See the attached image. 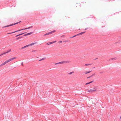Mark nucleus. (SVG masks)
<instances>
[{"mask_svg": "<svg viewBox=\"0 0 121 121\" xmlns=\"http://www.w3.org/2000/svg\"><path fill=\"white\" fill-rule=\"evenodd\" d=\"M92 71H86V72H83V73L85 74H87L88 73H89L90 72H91Z\"/></svg>", "mask_w": 121, "mask_h": 121, "instance_id": "f8f14e48", "label": "nucleus"}, {"mask_svg": "<svg viewBox=\"0 0 121 121\" xmlns=\"http://www.w3.org/2000/svg\"><path fill=\"white\" fill-rule=\"evenodd\" d=\"M21 22V21H20V22H19L15 23L14 24H13L10 25H7V26H5L4 27L5 28V27H9V26H12L14 25H16V24H18V23H19L20 22Z\"/></svg>", "mask_w": 121, "mask_h": 121, "instance_id": "20e7f679", "label": "nucleus"}, {"mask_svg": "<svg viewBox=\"0 0 121 121\" xmlns=\"http://www.w3.org/2000/svg\"><path fill=\"white\" fill-rule=\"evenodd\" d=\"M70 61H64L61 62H59V64H64V63H70Z\"/></svg>", "mask_w": 121, "mask_h": 121, "instance_id": "7ed1b4c3", "label": "nucleus"}, {"mask_svg": "<svg viewBox=\"0 0 121 121\" xmlns=\"http://www.w3.org/2000/svg\"><path fill=\"white\" fill-rule=\"evenodd\" d=\"M91 77H90V76L89 77H88L87 78H91Z\"/></svg>", "mask_w": 121, "mask_h": 121, "instance_id": "473e14b6", "label": "nucleus"}, {"mask_svg": "<svg viewBox=\"0 0 121 121\" xmlns=\"http://www.w3.org/2000/svg\"><path fill=\"white\" fill-rule=\"evenodd\" d=\"M120 118H121V116Z\"/></svg>", "mask_w": 121, "mask_h": 121, "instance_id": "c9c22d12", "label": "nucleus"}, {"mask_svg": "<svg viewBox=\"0 0 121 121\" xmlns=\"http://www.w3.org/2000/svg\"><path fill=\"white\" fill-rule=\"evenodd\" d=\"M5 54V53H3L0 54V56H1L3 54Z\"/></svg>", "mask_w": 121, "mask_h": 121, "instance_id": "a878e982", "label": "nucleus"}, {"mask_svg": "<svg viewBox=\"0 0 121 121\" xmlns=\"http://www.w3.org/2000/svg\"><path fill=\"white\" fill-rule=\"evenodd\" d=\"M116 59H117V58L116 57H114V58H111V59H109L108 60H114Z\"/></svg>", "mask_w": 121, "mask_h": 121, "instance_id": "1a4fd4ad", "label": "nucleus"}, {"mask_svg": "<svg viewBox=\"0 0 121 121\" xmlns=\"http://www.w3.org/2000/svg\"><path fill=\"white\" fill-rule=\"evenodd\" d=\"M22 65H23V63H22Z\"/></svg>", "mask_w": 121, "mask_h": 121, "instance_id": "72a5a7b5", "label": "nucleus"}, {"mask_svg": "<svg viewBox=\"0 0 121 121\" xmlns=\"http://www.w3.org/2000/svg\"><path fill=\"white\" fill-rule=\"evenodd\" d=\"M26 33V32H24V33H21V34H19L18 35H16L15 37H18V36H20V35H23V34H24V33Z\"/></svg>", "mask_w": 121, "mask_h": 121, "instance_id": "9b49d317", "label": "nucleus"}, {"mask_svg": "<svg viewBox=\"0 0 121 121\" xmlns=\"http://www.w3.org/2000/svg\"><path fill=\"white\" fill-rule=\"evenodd\" d=\"M64 36V35H63L61 36V37H63Z\"/></svg>", "mask_w": 121, "mask_h": 121, "instance_id": "7c9ffc66", "label": "nucleus"}, {"mask_svg": "<svg viewBox=\"0 0 121 121\" xmlns=\"http://www.w3.org/2000/svg\"><path fill=\"white\" fill-rule=\"evenodd\" d=\"M77 35H74L73 36L71 37V38H73V37H75V36H77Z\"/></svg>", "mask_w": 121, "mask_h": 121, "instance_id": "393cba45", "label": "nucleus"}, {"mask_svg": "<svg viewBox=\"0 0 121 121\" xmlns=\"http://www.w3.org/2000/svg\"><path fill=\"white\" fill-rule=\"evenodd\" d=\"M103 73V72H100L99 73Z\"/></svg>", "mask_w": 121, "mask_h": 121, "instance_id": "2f4dec72", "label": "nucleus"}, {"mask_svg": "<svg viewBox=\"0 0 121 121\" xmlns=\"http://www.w3.org/2000/svg\"><path fill=\"white\" fill-rule=\"evenodd\" d=\"M49 34H50L49 32L47 33L44 34V36H46V35H49Z\"/></svg>", "mask_w": 121, "mask_h": 121, "instance_id": "a211bd4d", "label": "nucleus"}, {"mask_svg": "<svg viewBox=\"0 0 121 121\" xmlns=\"http://www.w3.org/2000/svg\"><path fill=\"white\" fill-rule=\"evenodd\" d=\"M45 58H42V59H41L40 60H39V61H41L42 60H44V59H45Z\"/></svg>", "mask_w": 121, "mask_h": 121, "instance_id": "6ab92c4d", "label": "nucleus"}, {"mask_svg": "<svg viewBox=\"0 0 121 121\" xmlns=\"http://www.w3.org/2000/svg\"><path fill=\"white\" fill-rule=\"evenodd\" d=\"M16 58V57H14L12 58H11L9 59L8 60H7L4 63H3V64L4 65L5 64H6V63L9 62L10 61Z\"/></svg>", "mask_w": 121, "mask_h": 121, "instance_id": "f03ea898", "label": "nucleus"}, {"mask_svg": "<svg viewBox=\"0 0 121 121\" xmlns=\"http://www.w3.org/2000/svg\"><path fill=\"white\" fill-rule=\"evenodd\" d=\"M37 51L36 50H32V52H36Z\"/></svg>", "mask_w": 121, "mask_h": 121, "instance_id": "cd10ccee", "label": "nucleus"}, {"mask_svg": "<svg viewBox=\"0 0 121 121\" xmlns=\"http://www.w3.org/2000/svg\"><path fill=\"white\" fill-rule=\"evenodd\" d=\"M86 2H83L82 4L80 5V6H81L82 5H85L86 4Z\"/></svg>", "mask_w": 121, "mask_h": 121, "instance_id": "f3484780", "label": "nucleus"}, {"mask_svg": "<svg viewBox=\"0 0 121 121\" xmlns=\"http://www.w3.org/2000/svg\"><path fill=\"white\" fill-rule=\"evenodd\" d=\"M73 72H70V73H69V74H72Z\"/></svg>", "mask_w": 121, "mask_h": 121, "instance_id": "b1692460", "label": "nucleus"}, {"mask_svg": "<svg viewBox=\"0 0 121 121\" xmlns=\"http://www.w3.org/2000/svg\"><path fill=\"white\" fill-rule=\"evenodd\" d=\"M59 64V62H58V63H55V65H57V64Z\"/></svg>", "mask_w": 121, "mask_h": 121, "instance_id": "c85d7f7f", "label": "nucleus"}, {"mask_svg": "<svg viewBox=\"0 0 121 121\" xmlns=\"http://www.w3.org/2000/svg\"><path fill=\"white\" fill-rule=\"evenodd\" d=\"M23 38V36H20L18 38H17L16 39V40H18L19 39Z\"/></svg>", "mask_w": 121, "mask_h": 121, "instance_id": "ddd939ff", "label": "nucleus"}, {"mask_svg": "<svg viewBox=\"0 0 121 121\" xmlns=\"http://www.w3.org/2000/svg\"><path fill=\"white\" fill-rule=\"evenodd\" d=\"M56 42V41H55L53 42H48V43H47V44L48 45H49L51 44H52L54 43H55Z\"/></svg>", "mask_w": 121, "mask_h": 121, "instance_id": "39448f33", "label": "nucleus"}, {"mask_svg": "<svg viewBox=\"0 0 121 121\" xmlns=\"http://www.w3.org/2000/svg\"><path fill=\"white\" fill-rule=\"evenodd\" d=\"M86 32V31H84V32H81V33L78 34H77V35H82V34H83L84 33H85Z\"/></svg>", "mask_w": 121, "mask_h": 121, "instance_id": "9d476101", "label": "nucleus"}, {"mask_svg": "<svg viewBox=\"0 0 121 121\" xmlns=\"http://www.w3.org/2000/svg\"><path fill=\"white\" fill-rule=\"evenodd\" d=\"M33 27V26H31L29 27L28 28L23 29H22L19 30H17L16 31H14V32H11V33H8V34H9L13 33H15V32H18V31H21V30H26V29H29L30 28H32Z\"/></svg>", "mask_w": 121, "mask_h": 121, "instance_id": "f257e3e1", "label": "nucleus"}, {"mask_svg": "<svg viewBox=\"0 0 121 121\" xmlns=\"http://www.w3.org/2000/svg\"><path fill=\"white\" fill-rule=\"evenodd\" d=\"M11 51V49H10L9 50H7V52H4V53H5V54L6 53H8L9 52H10V51Z\"/></svg>", "mask_w": 121, "mask_h": 121, "instance_id": "dca6fc26", "label": "nucleus"}, {"mask_svg": "<svg viewBox=\"0 0 121 121\" xmlns=\"http://www.w3.org/2000/svg\"><path fill=\"white\" fill-rule=\"evenodd\" d=\"M94 82V81H92L91 82H88V83H86L85 84L86 85H87L88 84H89L90 83H91L92 82Z\"/></svg>", "mask_w": 121, "mask_h": 121, "instance_id": "2eb2a0df", "label": "nucleus"}, {"mask_svg": "<svg viewBox=\"0 0 121 121\" xmlns=\"http://www.w3.org/2000/svg\"><path fill=\"white\" fill-rule=\"evenodd\" d=\"M97 91L95 90H93L92 89H90V90H89L88 91L89 92H92L94 91Z\"/></svg>", "mask_w": 121, "mask_h": 121, "instance_id": "6e6552de", "label": "nucleus"}, {"mask_svg": "<svg viewBox=\"0 0 121 121\" xmlns=\"http://www.w3.org/2000/svg\"><path fill=\"white\" fill-rule=\"evenodd\" d=\"M93 89H94V90H95L96 91L97 90V88L96 87H94Z\"/></svg>", "mask_w": 121, "mask_h": 121, "instance_id": "412c9836", "label": "nucleus"}, {"mask_svg": "<svg viewBox=\"0 0 121 121\" xmlns=\"http://www.w3.org/2000/svg\"><path fill=\"white\" fill-rule=\"evenodd\" d=\"M55 31H56L55 30H54L52 31L49 32L50 34H51L55 32Z\"/></svg>", "mask_w": 121, "mask_h": 121, "instance_id": "4468645a", "label": "nucleus"}, {"mask_svg": "<svg viewBox=\"0 0 121 121\" xmlns=\"http://www.w3.org/2000/svg\"><path fill=\"white\" fill-rule=\"evenodd\" d=\"M97 59V58L95 59Z\"/></svg>", "mask_w": 121, "mask_h": 121, "instance_id": "4c0bfd02", "label": "nucleus"}, {"mask_svg": "<svg viewBox=\"0 0 121 121\" xmlns=\"http://www.w3.org/2000/svg\"><path fill=\"white\" fill-rule=\"evenodd\" d=\"M4 65L3 63L1 65H0V67L1 66H2V65Z\"/></svg>", "mask_w": 121, "mask_h": 121, "instance_id": "bb28decb", "label": "nucleus"}, {"mask_svg": "<svg viewBox=\"0 0 121 121\" xmlns=\"http://www.w3.org/2000/svg\"><path fill=\"white\" fill-rule=\"evenodd\" d=\"M87 29V28H86V29H85V30H86V29Z\"/></svg>", "mask_w": 121, "mask_h": 121, "instance_id": "f704fd0d", "label": "nucleus"}, {"mask_svg": "<svg viewBox=\"0 0 121 121\" xmlns=\"http://www.w3.org/2000/svg\"><path fill=\"white\" fill-rule=\"evenodd\" d=\"M33 32H31L29 33H28L26 34H24L23 35V36H27V35H30L32 34V33H33Z\"/></svg>", "mask_w": 121, "mask_h": 121, "instance_id": "423d86ee", "label": "nucleus"}, {"mask_svg": "<svg viewBox=\"0 0 121 121\" xmlns=\"http://www.w3.org/2000/svg\"><path fill=\"white\" fill-rule=\"evenodd\" d=\"M95 68V67H94L93 68Z\"/></svg>", "mask_w": 121, "mask_h": 121, "instance_id": "e433bc0d", "label": "nucleus"}, {"mask_svg": "<svg viewBox=\"0 0 121 121\" xmlns=\"http://www.w3.org/2000/svg\"><path fill=\"white\" fill-rule=\"evenodd\" d=\"M95 75V74H92V75H91L90 76V77H93V76H94V75Z\"/></svg>", "mask_w": 121, "mask_h": 121, "instance_id": "5701e85b", "label": "nucleus"}, {"mask_svg": "<svg viewBox=\"0 0 121 121\" xmlns=\"http://www.w3.org/2000/svg\"><path fill=\"white\" fill-rule=\"evenodd\" d=\"M29 46V45H26V46H24L22 48H21V49H24L25 48H27V47H28Z\"/></svg>", "mask_w": 121, "mask_h": 121, "instance_id": "0eeeda50", "label": "nucleus"}, {"mask_svg": "<svg viewBox=\"0 0 121 121\" xmlns=\"http://www.w3.org/2000/svg\"><path fill=\"white\" fill-rule=\"evenodd\" d=\"M85 64V65L86 66H87V65H92V64Z\"/></svg>", "mask_w": 121, "mask_h": 121, "instance_id": "aec40b11", "label": "nucleus"}, {"mask_svg": "<svg viewBox=\"0 0 121 121\" xmlns=\"http://www.w3.org/2000/svg\"><path fill=\"white\" fill-rule=\"evenodd\" d=\"M35 43H31L30 44H29V46H30V45H32L33 44H35Z\"/></svg>", "mask_w": 121, "mask_h": 121, "instance_id": "4be33fe9", "label": "nucleus"}, {"mask_svg": "<svg viewBox=\"0 0 121 121\" xmlns=\"http://www.w3.org/2000/svg\"><path fill=\"white\" fill-rule=\"evenodd\" d=\"M62 42V41H60L59 42L60 43H61Z\"/></svg>", "mask_w": 121, "mask_h": 121, "instance_id": "c756f323", "label": "nucleus"}]
</instances>
